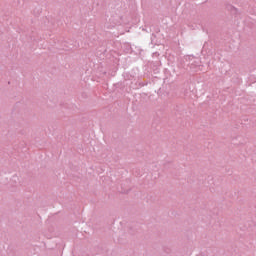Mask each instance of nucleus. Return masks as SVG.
I'll use <instances>...</instances> for the list:
<instances>
[{"instance_id":"2","label":"nucleus","mask_w":256,"mask_h":256,"mask_svg":"<svg viewBox=\"0 0 256 256\" xmlns=\"http://www.w3.org/2000/svg\"><path fill=\"white\" fill-rule=\"evenodd\" d=\"M226 9H228L232 15H237L238 10H237V8H235V6L228 4L226 6Z\"/></svg>"},{"instance_id":"1","label":"nucleus","mask_w":256,"mask_h":256,"mask_svg":"<svg viewBox=\"0 0 256 256\" xmlns=\"http://www.w3.org/2000/svg\"><path fill=\"white\" fill-rule=\"evenodd\" d=\"M174 114L176 115V117L181 119V115H183V106H176V108L174 109Z\"/></svg>"},{"instance_id":"3","label":"nucleus","mask_w":256,"mask_h":256,"mask_svg":"<svg viewBox=\"0 0 256 256\" xmlns=\"http://www.w3.org/2000/svg\"><path fill=\"white\" fill-rule=\"evenodd\" d=\"M135 231H137V228H135V226H130V227H129V233H130V235H135Z\"/></svg>"},{"instance_id":"4","label":"nucleus","mask_w":256,"mask_h":256,"mask_svg":"<svg viewBox=\"0 0 256 256\" xmlns=\"http://www.w3.org/2000/svg\"><path fill=\"white\" fill-rule=\"evenodd\" d=\"M129 191H130V190H126V191H124L123 193H126V194H127V193H129Z\"/></svg>"},{"instance_id":"5","label":"nucleus","mask_w":256,"mask_h":256,"mask_svg":"<svg viewBox=\"0 0 256 256\" xmlns=\"http://www.w3.org/2000/svg\"><path fill=\"white\" fill-rule=\"evenodd\" d=\"M114 87H119V84H115Z\"/></svg>"}]
</instances>
